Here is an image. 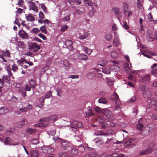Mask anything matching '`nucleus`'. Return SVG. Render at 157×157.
Here are the masks:
<instances>
[{"label":"nucleus","instance_id":"f8f14e48","mask_svg":"<svg viewBox=\"0 0 157 157\" xmlns=\"http://www.w3.org/2000/svg\"><path fill=\"white\" fill-rule=\"evenodd\" d=\"M150 80V77L149 75H146L142 78V79L140 81V83H143L147 84Z\"/></svg>","mask_w":157,"mask_h":157},{"label":"nucleus","instance_id":"0eeeda50","mask_svg":"<svg viewBox=\"0 0 157 157\" xmlns=\"http://www.w3.org/2000/svg\"><path fill=\"white\" fill-rule=\"evenodd\" d=\"M112 11L114 13L117 17L120 20L122 16L121 13L120 11V9L117 7H113L112 9Z\"/></svg>","mask_w":157,"mask_h":157},{"label":"nucleus","instance_id":"4be33fe9","mask_svg":"<svg viewBox=\"0 0 157 157\" xmlns=\"http://www.w3.org/2000/svg\"><path fill=\"white\" fill-rule=\"evenodd\" d=\"M95 134L97 136L101 135L105 136H106L108 135V133L104 132L101 131L98 132L97 133H95Z\"/></svg>","mask_w":157,"mask_h":157},{"label":"nucleus","instance_id":"473e14b6","mask_svg":"<svg viewBox=\"0 0 157 157\" xmlns=\"http://www.w3.org/2000/svg\"><path fill=\"white\" fill-rule=\"evenodd\" d=\"M1 52L4 54L5 57H10V52L9 50H7L5 52L4 51H2Z\"/></svg>","mask_w":157,"mask_h":157},{"label":"nucleus","instance_id":"5fc2aeb1","mask_svg":"<svg viewBox=\"0 0 157 157\" xmlns=\"http://www.w3.org/2000/svg\"><path fill=\"white\" fill-rule=\"evenodd\" d=\"M123 27L124 28L127 30L129 29V27L128 25L127 24V23L126 22H123Z\"/></svg>","mask_w":157,"mask_h":157},{"label":"nucleus","instance_id":"a18cd8bd","mask_svg":"<svg viewBox=\"0 0 157 157\" xmlns=\"http://www.w3.org/2000/svg\"><path fill=\"white\" fill-rule=\"evenodd\" d=\"M39 101L41 103V105L40 106H38L40 108H41L43 107V105H44V98L43 97H41L39 98Z\"/></svg>","mask_w":157,"mask_h":157},{"label":"nucleus","instance_id":"39448f33","mask_svg":"<svg viewBox=\"0 0 157 157\" xmlns=\"http://www.w3.org/2000/svg\"><path fill=\"white\" fill-rule=\"evenodd\" d=\"M28 47L29 50H33V51L34 52H36L40 49V47L35 43L29 44Z\"/></svg>","mask_w":157,"mask_h":157},{"label":"nucleus","instance_id":"6e6552de","mask_svg":"<svg viewBox=\"0 0 157 157\" xmlns=\"http://www.w3.org/2000/svg\"><path fill=\"white\" fill-rule=\"evenodd\" d=\"M3 65L4 66V67L5 70H6L7 72L8 75L10 76H11L13 78L11 71V69L10 63H3Z\"/></svg>","mask_w":157,"mask_h":157},{"label":"nucleus","instance_id":"79ce46f5","mask_svg":"<svg viewBox=\"0 0 157 157\" xmlns=\"http://www.w3.org/2000/svg\"><path fill=\"white\" fill-rule=\"evenodd\" d=\"M39 143V140L37 139H35L32 140H31V144H32L36 145Z\"/></svg>","mask_w":157,"mask_h":157},{"label":"nucleus","instance_id":"7c9ffc66","mask_svg":"<svg viewBox=\"0 0 157 157\" xmlns=\"http://www.w3.org/2000/svg\"><path fill=\"white\" fill-rule=\"evenodd\" d=\"M59 157H72V156H67L66 152H59L58 155Z\"/></svg>","mask_w":157,"mask_h":157},{"label":"nucleus","instance_id":"e433bc0d","mask_svg":"<svg viewBox=\"0 0 157 157\" xmlns=\"http://www.w3.org/2000/svg\"><path fill=\"white\" fill-rule=\"evenodd\" d=\"M40 6L41 8L43 9L44 12L45 13H47L48 10L47 8L45 6L44 4H41L40 5Z\"/></svg>","mask_w":157,"mask_h":157},{"label":"nucleus","instance_id":"338daca9","mask_svg":"<svg viewBox=\"0 0 157 157\" xmlns=\"http://www.w3.org/2000/svg\"><path fill=\"white\" fill-rule=\"evenodd\" d=\"M114 142L113 141V140L112 139H108L107 141L106 142V143L107 144H109L110 145H113Z\"/></svg>","mask_w":157,"mask_h":157},{"label":"nucleus","instance_id":"4c0bfd02","mask_svg":"<svg viewBox=\"0 0 157 157\" xmlns=\"http://www.w3.org/2000/svg\"><path fill=\"white\" fill-rule=\"evenodd\" d=\"M18 45L19 47L21 48H24L25 47V45L22 41H18Z\"/></svg>","mask_w":157,"mask_h":157},{"label":"nucleus","instance_id":"4d7b16f0","mask_svg":"<svg viewBox=\"0 0 157 157\" xmlns=\"http://www.w3.org/2000/svg\"><path fill=\"white\" fill-rule=\"evenodd\" d=\"M152 74L155 77H157V67L151 72Z\"/></svg>","mask_w":157,"mask_h":157},{"label":"nucleus","instance_id":"f03ea898","mask_svg":"<svg viewBox=\"0 0 157 157\" xmlns=\"http://www.w3.org/2000/svg\"><path fill=\"white\" fill-rule=\"evenodd\" d=\"M70 129L71 131H73L77 133L78 131H77V128H81L82 127V124L81 122L77 121H74L71 123L70 126Z\"/></svg>","mask_w":157,"mask_h":157},{"label":"nucleus","instance_id":"5701e85b","mask_svg":"<svg viewBox=\"0 0 157 157\" xmlns=\"http://www.w3.org/2000/svg\"><path fill=\"white\" fill-rule=\"evenodd\" d=\"M90 35L89 33L86 32L84 33L83 35H81L79 36V39H84L87 38Z\"/></svg>","mask_w":157,"mask_h":157},{"label":"nucleus","instance_id":"9b49d317","mask_svg":"<svg viewBox=\"0 0 157 157\" xmlns=\"http://www.w3.org/2000/svg\"><path fill=\"white\" fill-rule=\"evenodd\" d=\"M61 144L62 146V149L63 150H66L70 145V144L65 140L61 141Z\"/></svg>","mask_w":157,"mask_h":157},{"label":"nucleus","instance_id":"bb28decb","mask_svg":"<svg viewBox=\"0 0 157 157\" xmlns=\"http://www.w3.org/2000/svg\"><path fill=\"white\" fill-rule=\"evenodd\" d=\"M12 69L14 72H17L18 70L17 65L15 63L13 64L12 66Z\"/></svg>","mask_w":157,"mask_h":157},{"label":"nucleus","instance_id":"de8ad7c7","mask_svg":"<svg viewBox=\"0 0 157 157\" xmlns=\"http://www.w3.org/2000/svg\"><path fill=\"white\" fill-rule=\"evenodd\" d=\"M147 19L148 20L150 21H154V19L153 18L152 16V15L151 14V13H149L147 15Z\"/></svg>","mask_w":157,"mask_h":157},{"label":"nucleus","instance_id":"72a5a7b5","mask_svg":"<svg viewBox=\"0 0 157 157\" xmlns=\"http://www.w3.org/2000/svg\"><path fill=\"white\" fill-rule=\"evenodd\" d=\"M40 30L42 33L45 34L47 33V31L46 29V27L45 25L41 27L40 28Z\"/></svg>","mask_w":157,"mask_h":157},{"label":"nucleus","instance_id":"864d4df0","mask_svg":"<svg viewBox=\"0 0 157 157\" xmlns=\"http://www.w3.org/2000/svg\"><path fill=\"white\" fill-rule=\"evenodd\" d=\"M52 95V93L51 91H48L45 95V98H49Z\"/></svg>","mask_w":157,"mask_h":157},{"label":"nucleus","instance_id":"7ed1b4c3","mask_svg":"<svg viewBox=\"0 0 157 157\" xmlns=\"http://www.w3.org/2000/svg\"><path fill=\"white\" fill-rule=\"evenodd\" d=\"M103 113L107 118V120L108 121H111L115 118L112 112L107 109H104L102 110Z\"/></svg>","mask_w":157,"mask_h":157},{"label":"nucleus","instance_id":"ddd939ff","mask_svg":"<svg viewBox=\"0 0 157 157\" xmlns=\"http://www.w3.org/2000/svg\"><path fill=\"white\" fill-rule=\"evenodd\" d=\"M19 34L20 37L23 39L28 38L27 33L23 30H19Z\"/></svg>","mask_w":157,"mask_h":157},{"label":"nucleus","instance_id":"0e129e2a","mask_svg":"<svg viewBox=\"0 0 157 157\" xmlns=\"http://www.w3.org/2000/svg\"><path fill=\"white\" fill-rule=\"evenodd\" d=\"M70 20V15H68L67 16L64 17L62 20L63 21H69Z\"/></svg>","mask_w":157,"mask_h":157},{"label":"nucleus","instance_id":"f704fd0d","mask_svg":"<svg viewBox=\"0 0 157 157\" xmlns=\"http://www.w3.org/2000/svg\"><path fill=\"white\" fill-rule=\"evenodd\" d=\"M68 28V26L67 25H64L61 26L60 31L62 32H63L67 29Z\"/></svg>","mask_w":157,"mask_h":157},{"label":"nucleus","instance_id":"ea45409f","mask_svg":"<svg viewBox=\"0 0 157 157\" xmlns=\"http://www.w3.org/2000/svg\"><path fill=\"white\" fill-rule=\"evenodd\" d=\"M151 103L153 105L157 107V100L155 98H153L151 100Z\"/></svg>","mask_w":157,"mask_h":157},{"label":"nucleus","instance_id":"dca6fc26","mask_svg":"<svg viewBox=\"0 0 157 157\" xmlns=\"http://www.w3.org/2000/svg\"><path fill=\"white\" fill-rule=\"evenodd\" d=\"M9 110L7 107H2L0 108V115H3L7 113Z\"/></svg>","mask_w":157,"mask_h":157},{"label":"nucleus","instance_id":"a19ab883","mask_svg":"<svg viewBox=\"0 0 157 157\" xmlns=\"http://www.w3.org/2000/svg\"><path fill=\"white\" fill-rule=\"evenodd\" d=\"M143 126V125L141 123H138L137 125V128L138 130L141 131Z\"/></svg>","mask_w":157,"mask_h":157},{"label":"nucleus","instance_id":"393cba45","mask_svg":"<svg viewBox=\"0 0 157 157\" xmlns=\"http://www.w3.org/2000/svg\"><path fill=\"white\" fill-rule=\"evenodd\" d=\"M105 81L110 86H112L113 84L114 81L109 78H106Z\"/></svg>","mask_w":157,"mask_h":157},{"label":"nucleus","instance_id":"6ab92c4d","mask_svg":"<svg viewBox=\"0 0 157 157\" xmlns=\"http://www.w3.org/2000/svg\"><path fill=\"white\" fill-rule=\"evenodd\" d=\"M31 157H39V154L38 152L36 150H33L31 151Z\"/></svg>","mask_w":157,"mask_h":157},{"label":"nucleus","instance_id":"1a4fd4ad","mask_svg":"<svg viewBox=\"0 0 157 157\" xmlns=\"http://www.w3.org/2000/svg\"><path fill=\"white\" fill-rule=\"evenodd\" d=\"M58 118L57 115H54L51 116L50 118L46 117L44 118H42L40 120V121H42L44 122L45 121H49L50 119H51L53 121H55L56 120L57 118Z\"/></svg>","mask_w":157,"mask_h":157},{"label":"nucleus","instance_id":"603ef678","mask_svg":"<svg viewBox=\"0 0 157 157\" xmlns=\"http://www.w3.org/2000/svg\"><path fill=\"white\" fill-rule=\"evenodd\" d=\"M29 84L31 87H34L36 85V82L33 80H31L29 81Z\"/></svg>","mask_w":157,"mask_h":157},{"label":"nucleus","instance_id":"13d9d810","mask_svg":"<svg viewBox=\"0 0 157 157\" xmlns=\"http://www.w3.org/2000/svg\"><path fill=\"white\" fill-rule=\"evenodd\" d=\"M27 131L31 134H33L35 132V130L30 128H28L27 129Z\"/></svg>","mask_w":157,"mask_h":157},{"label":"nucleus","instance_id":"f257e3e1","mask_svg":"<svg viewBox=\"0 0 157 157\" xmlns=\"http://www.w3.org/2000/svg\"><path fill=\"white\" fill-rule=\"evenodd\" d=\"M145 144L148 146V148L147 149L141 151L139 152V154L140 155L149 154L151 153L153 151L154 145L153 143L150 142L148 141L147 140Z\"/></svg>","mask_w":157,"mask_h":157},{"label":"nucleus","instance_id":"20e7f679","mask_svg":"<svg viewBox=\"0 0 157 157\" xmlns=\"http://www.w3.org/2000/svg\"><path fill=\"white\" fill-rule=\"evenodd\" d=\"M41 149L43 152L45 154H50L52 153L54 149L52 147L48 146H44L41 147Z\"/></svg>","mask_w":157,"mask_h":157},{"label":"nucleus","instance_id":"412c9836","mask_svg":"<svg viewBox=\"0 0 157 157\" xmlns=\"http://www.w3.org/2000/svg\"><path fill=\"white\" fill-rule=\"evenodd\" d=\"M82 49L85 52L86 54L88 55H90L91 52H93L92 50L89 49L86 47H83Z\"/></svg>","mask_w":157,"mask_h":157},{"label":"nucleus","instance_id":"2f4dec72","mask_svg":"<svg viewBox=\"0 0 157 157\" xmlns=\"http://www.w3.org/2000/svg\"><path fill=\"white\" fill-rule=\"evenodd\" d=\"M95 76V75L94 73L92 72H90L88 73L87 75V77L88 78L90 79L94 77Z\"/></svg>","mask_w":157,"mask_h":157},{"label":"nucleus","instance_id":"f3484780","mask_svg":"<svg viewBox=\"0 0 157 157\" xmlns=\"http://www.w3.org/2000/svg\"><path fill=\"white\" fill-rule=\"evenodd\" d=\"M143 94L144 97L147 98H150L151 94V91L149 90H145L143 92Z\"/></svg>","mask_w":157,"mask_h":157},{"label":"nucleus","instance_id":"b1692460","mask_svg":"<svg viewBox=\"0 0 157 157\" xmlns=\"http://www.w3.org/2000/svg\"><path fill=\"white\" fill-rule=\"evenodd\" d=\"M78 57L79 59L83 60H86L88 58L87 56L84 54H80Z\"/></svg>","mask_w":157,"mask_h":157},{"label":"nucleus","instance_id":"e2e57ef3","mask_svg":"<svg viewBox=\"0 0 157 157\" xmlns=\"http://www.w3.org/2000/svg\"><path fill=\"white\" fill-rule=\"evenodd\" d=\"M136 100V97L135 96H133L132 98H131L128 101L129 102H134Z\"/></svg>","mask_w":157,"mask_h":157},{"label":"nucleus","instance_id":"58836bf2","mask_svg":"<svg viewBox=\"0 0 157 157\" xmlns=\"http://www.w3.org/2000/svg\"><path fill=\"white\" fill-rule=\"evenodd\" d=\"M111 56L113 58L115 59L117 57L118 54L116 52L113 51L111 52Z\"/></svg>","mask_w":157,"mask_h":157},{"label":"nucleus","instance_id":"37998d69","mask_svg":"<svg viewBox=\"0 0 157 157\" xmlns=\"http://www.w3.org/2000/svg\"><path fill=\"white\" fill-rule=\"evenodd\" d=\"M62 63L65 67H69L71 65L68 61L67 60H64L62 62Z\"/></svg>","mask_w":157,"mask_h":157},{"label":"nucleus","instance_id":"c756f323","mask_svg":"<svg viewBox=\"0 0 157 157\" xmlns=\"http://www.w3.org/2000/svg\"><path fill=\"white\" fill-rule=\"evenodd\" d=\"M71 153L73 155H76L78 153V151L75 147H74L71 150Z\"/></svg>","mask_w":157,"mask_h":157},{"label":"nucleus","instance_id":"3c124183","mask_svg":"<svg viewBox=\"0 0 157 157\" xmlns=\"http://www.w3.org/2000/svg\"><path fill=\"white\" fill-rule=\"evenodd\" d=\"M53 139L56 142H59V141L62 140V139L58 137L55 136L53 138Z\"/></svg>","mask_w":157,"mask_h":157},{"label":"nucleus","instance_id":"2eb2a0df","mask_svg":"<svg viewBox=\"0 0 157 157\" xmlns=\"http://www.w3.org/2000/svg\"><path fill=\"white\" fill-rule=\"evenodd\" d=\"M113 100L116 101V104L118 105L120 104V102L118 96L116 92H114L113 93Z\"/></svg>","mask_w":157,"mask_h":157},{"label":"nucleus","instance_id":"6e6d98bb","mask_svg":"<svg viewBox=\"0 0 157 157\" xmlns=\"http://www.w3.org/2000/svg\"><path fill=\"white\" fill-rule=\"evenodd\" d=\"M85 4L87 6H90L91 4V0H84Z\"/></svg>","mask_w":157,"mask_h":157},{"label":"nucleus","instance_id":"052dcab7","mask_svg":"<svg viewBox=\"0 0 157 157\" xmlns=\"http://www.w3.org/2000/svg\"><path fill=\"white\" fill-rule=\"evenodd\" d=\"M57 94L59 97H61V94L62 93V91L60 89H56Z\"/></svg>","mask_w":157,"mask_h":157},{"label":"nucleus","instance_id":"bf43d9fd","mask_svg":"<svg viewBox=\"0 0 157 157\" xmlns=\"http://www.w3.org/2000/svg\"><path fill=\"white\" fill-rule=\"evenodd\" d=\"M98 119L99 122L101 123H103L105 121V119L101 116L99 117Z\"/></svg>","mask_w":157,"mask_h":157},{"label":"nucleus","instance_id":"69168bd1","mask_svg":"<svg viewBox=\"0 0 157 157\" xmlns=\"http://www.w3.org/2000/svg\"><path fill=\"white\" fill-rule=\"evenodd\" d=\"M39 17L41 19H44L45 18V17L44 16L43 13L41 12L40 11L39 13Z\"/></svg>","mask_w":157,"mask_h":157},{"label":"nucleus","instance_id":"4468645a","mask_svg":"<svg viewBox=\"0 0 157 157\" xmlns=\"http://www.w3.org/2000/svg\"><path fill=\"white\" fill-rule=\"evenodd\" d=\"M136 143V141L135 139L130 138L125 144H127L128 145H129L131 147H132L135 146Z\"/></svg>","mask_w":157,"mask_h":157},{"label":"nucleus","instance_id":"c9c22d12","mask_svg":"<svg viewBox=\"0 0 157 157\" xmlns=\"http://www.w3.org/2000/svg\"><path fill=\"white\" fill-rule=\"evenodd\" d=\"M106 62V61L105 60H101L100 62H99L98 65L102 66H104L105 65Z\"/></svg>","mask_w":157,"mask_h":157},{"label":"nucleus","instance_id":"aec40b11","mask_svg":"<svg viewBox=\"0 0 157 157\" xmlns=\"http://www.w3.org/2000/svg\"><path fill=\"white\" fill-rule=\"evenodd\" d=\"M26 18L28 21H34L35 18L32 15V14H29L26 17Z\"/></svg>","mask_w":157,"mask_h":157},{"label":"nucleus","instance_id":"9d476101","mask_svg":"<svg viewBox=\"0 0 157 157\" xmlns=\"http://www.w3.org/2000/svg\"><path fill=\"white\" fill-rule=\"evenodd\" d=\"M26 122V120L25 118H23L21 121L16 123L15 125L18 128H21L23 126Z\"/></svg>","mask_w":157,"mask_h":157},{"label":"nucleus","instance_id":"680f3d73","mask_svg":"<svg viewBox=\"0 0 157 157\" xmlns=\"http://www.w3.org/2000/svg\"><path fill=\"white\" fill-rule=\"evenodd\" d=\"M14 128H11L8 130L6 132V134L8 135L9 134L12 133L14 131Z\"/></svg>","mask_w":157,"mask_h":157},{"label":"nucleus","instance_id":"c03bdc74","mask_svg":"<svg viewBox=\"0 0 157 157\" xmlns=\"http://www.w3.org/2000/svg\"><path fill=\"white\" fill-rule=\"evenodd\" d=\"M20 92L22 94L23 97H25L26 96V90L24 88H21L19 89Z\"/></svg>","mask_w":157,"mask_h":157},{"label":"nucleus","instance_id":"a878e982","mask_svg":"<svg viewBox=\"0 0 157 157\" xmlns=\"http://www.w3.org/2000/svg\"><path fill=\"white\" fill-rule=\"evenodd\" d=\"M141 47V48L140 49V51L141 53H142V52H143L145 53H148L149 52L147 48L144 46V45H140Z\"/></svg>","mask_w":157,"mask_h":157},{"label":"nucleus","instance_id":"49530a36","mask_svg":"<svg viewBox=\"0 0 157 157\" xmlns=\"http://www.w3.org/2000/svg\"><path fill=\"white\" fill-rule=\"evenodd\" d=\"M124 12L125 16L129 17L132 14V12L131 11H129L128 10H124Z\"/></svg>","mask_w":157,"mask_h":157},{"label":"nucleus","instance_id":"8fccbe9b","mask_svg":"<svg viewBox=\"0 0 157 157\" xmlns=\"http://www.w3.org/2000/svg\"><path fill=\"white\" fill-rule=\"evenodd\" d=\"M65 43L68 46L71 45L73 43L71 40H66Z\"/></svg>","mask_w":157,"mask_h":157},{"label":"nucleus","instance_id":"423d86ee","mask_svg":"<svg viewBox=\"0 0 157 157\" xmlns=\"http://www.w3.org/2000/svg\"><path fill=\"white\" fill-rule=\"evenodd\" d=\"M27 3L29 5V8L30 10H33L36 12H38V8L34 2L31 1H27Z\"/></svg>","mask_w":157,"mask_h":157},{"label":"nucleus","instance_id":"a211bd4d","mask_svg":"<svg viewBox=\"0 0 157 157\" xmlns=\"http://www.w3.org/2000/svg\"><path fill=\"white\" fill-rule=\"evenodd\" d=\"M10 76H8L7 75H6L4 76H3L2 78L3 79L4 82H5L8 84H10Z\"/></svg>","mask_w":157,"mask_h":157},{"label":"nucleus","instance_id":"cd10ccee","mask_svg":"<svg viewBox=\"0 0 157 157\" xmlns=\"http://www.w3.org/2000/svg\"><path fill=\"white\" fill-rule=\"evenodd\" d=\"M99 103L106 104L107 102V101L106 98H100L98 100Z\"/></svg>","mask_w":157,"mask_h":157},{"label":"nucleus","instance_id":"774afa93","mask_svg":"<svg viewBox=\"0 0 157 157\" xmlns=\"http://www.w3.org/2000/svg\"><path fill=\"white\" fill-rule=\"evenodd\" d=\"M151 119L155 120H157V114L154 113L151 115Z\"/></svg>","mask_w":157,"mask_h":157},{"label":"nucleus","instance_id":"09e8293b","mask_svg":"<svg viewBox=\"0 0 157 157\" xmlns=\"http://www.w3.org/2000/svg\"><path fill=\"white\" fill-rule=\"evenodd\" d=\"M111 70L110 69L106 68L103 70V72L106 74H110V73Z\"/></svg>","mask_w":157,"mask_h":157},{"label":"nucleus","instance_id":"c85d7f7f","mask_svg":"<svg viewBox=\"0 0 157 157\" xmlns=\"http://www.w3.org/2000/svg\"><path fill=\"white\" fill-rule=\"evenodd\" d=\"M86 114L88 117L90 116L93 114L90 108L89 107L87 109V111L86 112Z\"/></svg>","mask_w":157,"mask_h":157}]
</instances>
